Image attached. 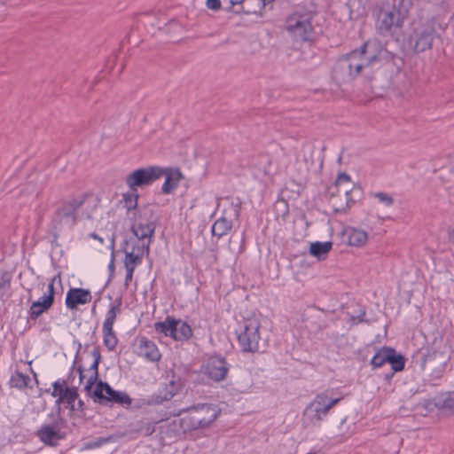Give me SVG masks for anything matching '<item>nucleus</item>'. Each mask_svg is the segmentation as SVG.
<instances>
[{
	"label": "nucleus",
	"mask_w": 454,
	"mask_h": 454,
	"mask_svg": "<svg viewBox=\"0 0 454 454\" xmlns=\"http://www.w3.org/2000/svg\"><path fill=\"white\" fill-rule=\"evenodd\" d=\"M98 207V200L91 195L82 194L61 200L52 214L50 230L55 239L66 231L71 230L81 219H91Z\"/></svg>",
	"instance_id": "1"
},
{
	"label": "nucleus",
	"mask_w": 454,
	"mask_h": 454,
	"mask_svg": "<svg viewBox=\"0 0 454 454\" xmlns=\"http://www.w3.org/2000/svg\"><path fill=\"white\" fill-rule=\"evenodd\" d=\"M387 54L378 43L367 42L338 59L333 67L334 78L341 82L351 81L364 68L385 59Z\"/></svg>",
	"instance_id": "2"
},
{
	"label": "nucleus",
	"mask_w": 454,
	"mask_h": 454,
	"mask_svg": "<svg viewBox=\"0 0 454 454\" xmlns=\"http://www.w3.org/2000/svg\"><path fill=\"white\" fill-rule=\"evenodd\" d=\"M129 219L134 241L137 244L150 241L151 244L157 225V218L153 210L148 207L140 208V212H135Z\"/></svg>",
	"instance_id": "3"
},
{
	"label": "nucleus",
	"mask_w": 454,
	"mask_h": 454,
	"mask_svg": "<svg viewBox=\"0 0 454 454\" xmlns=\"http://www.w3.org/2000/svg\"><path fill=\"white\" fill-rule=\"evenodd\" d=\"M184 411L186 412L184 421V425H186V428L196 430L209 427L216 419L221 410L217 405L213 403H199L183 409L178 415Z\"/></svg>",
	"instance_id": "4"
},
{
	"label": "nucleus",
	"mask_w": 454,
	"mask_h": 454,
	"mask_svg": "<svg viewBox=\"0 0 454 454\" xmlns=\"http://www.w3.org/2000/svg\"><path fill=\"white\" fill-rule=\"evenodd\" d=\"M261 322L258 317H252L244 319L236 330L239 345L245 353L259 352L261 345Z\"/></svg>",
	"instance_id": "5"
},
{
	"label": "nucleus",
	"mask_w": 454,
	"mask_h": 454,
	"mask_svg": "<svg viewBox=\"0 0 454 454\" xmlns=\"http://www.w3.org/2000/svg\"><path fill=\"white\" fill-rule=\"evenodd\" d=\"M341 400V396L331 397L329 390L317 394L303 411L304 421L313 426H319L330 410Z\"/></svg>",
	"instance_id": "6"
},
{
	"label": "nucleus",
	"mask_w": 454,
	"mask_h": 454,
	"mask_svg": "<svg viewBox=\"0 0 454 454\" xmlns=\"http://www.w3.org/2000/svg\"><path fill=\"white\" fill-rule=\"evenodd\" d=\"M435 28L432 20L420 18L412 23L411 32L408 37V45L417 53L432 48Z\"/></svg>",
	"instance_id": "7"
},
{
	"label": "nucleus",
	"mask_w": 454,
	"mask_h": 454,
	"mask_svg": "<svg viewBox=\"0 0 454 454\" xmlns=\"http://www.w3.org/2000/svg\"><path fill=\"white\" fill-rule=\"evenodd\" d=\"M411 7L409 0H399L397 4H393L387 9H381L378 15L377 27L381 33L390 32L393 27H403L408 17Z\"/></svg>",
	"instance_id": "8"
},
{
	"label": "nucleus",
	"mask_w": 454,
	"mask_h": 454,
	"mask_svg": "<svg viewBox=\"0 0 454 454\" xmlns=\"http://www.w3.org/2000/svg\"><path fill=\"white\" fill-rule=\"evenodd\" d=\"M314 17L312 12H301L296 11L286 21V29L296 41H309L313 34L311 20Z\"/></svg>",
	"instance_id": "9"
},
{
	"label": "nucleus",
	"mask_w": 454,
	"mask_h": 454,
	"mask_svg": "<svg viewBox=\"0 0 454 454\" xmlns=\"http://www.w3.org/2000/svg\"><path fill=\"white\" fill-rule=\"evenodd\" d=\"M164 168L159 166H147L133 170L125 178L129 190L137 191L138 187H145L163 177Z\"/></svg>",
	"instance_id": "10"
},
{
	"label": "nucleus",
	"mask_w": 454,
	"mask_h": 454,
	"mask_svg": "<svg viewBox=\"0 0 454 454\" xmlns=\"http://www.w3.org/2000/svg\"><path fill=\"white\" fill-rule=\"evenodd\" d=\"M50 418L51 421L43 424L36 435L46 445L55 446L59 440L65 437L63 428L66 426V420L60 415V407L57 413L50 414Z\"/></svg>",
	"instance_id": "11"
},
{
	"label": "nucleus",
	"mask_w": 454,
	"mask_h": 454,
	"mask_svg": "<svg viewBox=\"0 0 454 454\" xmlns=\"http://www.w3.org/2000/svg\"><path fill=\"white\" fill-rule=\"evenodd\" d=\"M94 402L100 404L108 403H118L122 406H130L132 400L128 394L122 391L114 390L111 386L104 381L97 383L90 395Z\"/></svg>",
	"instance_id": "12"
},
{
	"label": "nucleus",
	"mask_w": 454,
	"mask_h": 454,
	"mask_svg": "<svg viewBox=\"0 0 454 454\" xmlns=\"http://www.w3.org/2000/svg\"><path fill=\"white\" fill-rule=\"evenodd\" d=\"M122 249L125 254L123 262L125 269L135 270L142 262L144 254H149L150 241L137 244L134 241L133 238H130L125 241Z\"/></svg>",
	"instance_id": "13"
},
{
	"label": "nucleus",
	"mask_w": 454,
	"mask_h": 454,
	"mask_svg": "<svg viewBox=\"0 0 454 454\" xmlns=\"http://www.w3.org/2000/svg\"><path fill=\"white\" fill-rule=\"evenodd\" d=\"M121 301L116 305L112 306L106 315L103 323V341L105 346L113 351L117 346V337L114 333L113 326L117 315L121 312Z\"/></svg>",
	"instance_id": "14"
},
{
	"label": "nucleus",
	"mask_w": 454,
	"mask_h": 454,
	"mask_svg": "<svg viewBox=\"0 0 454 454\" xmlns=\"http://www.w3.org/2000/svg\"><path fill=\"white\" fill-rule=\"evenodd\" d=\"M228 371L229 364L225 358L220 356H213L208 358L202 372L208 379L220 382L226 378Z\"/></svg>",
	"instance_id": "15"
},
{
	"label": "nucleus",
	"mask_w": 454,
	"mask_h": 454,
	"mask_svg": "<svg viewBox=\"0 0 454 454\" xmlns=\"http://www.w3.org/2000/svg\"><path fill=\"white\" fill-rule=\"evenodd\" d=\"M446 365V356L442 353L434 352L433 354H428L424 360L425 369L431 370V375L434 379L442 376Z\"/></svg>",
	"instance_id": "16"
},
{
	"label": "nucleus",
	"mask_w": 454,
	"mask_h": 454,
	"mask_svg": "<svg viewBox=\"0 0 454 454\" xmlns=\"http://www.w3.org/2000/svg\"><path fill=\"white\" fill-rule=\"evenodd\" d=\"M90 291L83 288H70L66 296V306L74 309L78 305H84L91 301Z\"/></svg>",
	"instance_id": "17"
},
{
	"label": "nucleus",
	"mask_w": 454,
	"mask_h": 454,
	"mask_svg": "<svg viewBox=\"0 0 454 454\" xmlns=\"http://www.w3.org/2000/svg\"><path fill=\"white\" fill-rule=\"evenodd\" d=\"M138 355L152 362L159 361L160 358V354L155 343L145 337L139 340Z\"/></svg>",
	"instance_id": "18"
},
{
	"label": "nucleus",
	"mask_w": 454,
	"mask_h": 454,
	"mask_svg": "<svg viewBox=\"0 0 454 454\" xmlns=\"http://www.w3.org/2000/svg\"><path fill=\"white\" fill-rule=\"evenodd\" d=\"M164 172L163 177H165V182L162 184L161 191L165 194H169L178 186L183 176L177 168H164Z\"/></svg>",
	"instance_id": "19"
},
{
	"label": "nucleus",
	"mask_w": 454,
	"mask_h": 454,
	"mask_svg": "<svg viewBox=\"0 0 454 454\" xmlns=\"http://www.w3.org/2000/svg\"><path fill=\"white\" fill-rule=\"evenodd\" d=\"M343 235L347 238L348 245L353 247H362L368 239L366 231L351 226L344 229Z\"/></svg>",
	"instance_id": "20"
},
{
	"label": "nucleus",
	"mask_w": 454,
	"mask_h": 454,
	"mask_svg": "<svg viewBox=\"0 0 454 454\" xmlns=\"http://www.w3.org/2000/svg\"><path fill=\"white\" fill-rule=\"evenodd\" d=\"M53 302L51 295L49 297L43 295L39 300L31 304L28 310L29 317L32 320L37 319L41 315L51 309Z\"/></svg>",
	"instance_id": "21"
},
{
	"label": "nucleus",
	"mask_w": 454,
	"mask_h": 454,
	"mask_svg": "<svg viewBox=\"0 0 454 454\" xmlns=\"http://www.w3.org/2000/svg\"><path fill=\"white\" fill-rule=\"evenodd\" d=\"M184 416L179 419H174L172 422H170L166 430V434L174 438H180L182 437L186 432L192 431V428H186V425L184 423Z\"/></svg>",
	"instance_id": "22"
},
{
	"label": "nucleus",
	"mask_w": 454,
	"mask_h": 454,
	"mask_svg": "<svg viewBox=\"0 0 454 454\" xmlns=\"http://www.w3.org/2000/svg\"><path fill=\"white\" fill-rule=\"evenodd\" d=\"M122 197L128 217L134 215L135 212H140V208H137V200L139 198L137 191L129 190V192L124 193Z\"/></svg>",
	"instance_id": "23"
},
{
	"label": "nucleus",
	"mask_w": 454,
	"mask_h": 454,
	"mask_svg": "<svg viewBox=\"0 0 454 454\" xmlns=\"http://www.w3.org/2000/svg\"><path fill=\"white\" fill-rule=\"evenodd\" d=\"M332 247L333 244L330 241H317L310 244L309 254L318 260H325Z\"/></svg>",
	"instance_id": "24"
},
{
	"label": "nucleus",
	"mask_w": 454,
	"mask_h": 454,
	"mask_svg": "<svg viewBox=\"0 0 454 454\" xmlns=\"http://www.w3.org/2000/svg\"><path fill=\"white\" fill-rule=\"evenodd\" d=\"M176 323L173 339L178 341L187 340L192 334L191 326L181 319H176Z\"/></svg>",
	"instance_id": "25"
},
{
	"label": "nucleus",
	"mask_w": 454,
	"mask_h": 454,
	"mask_svg": "<svg viewBox=\"0 0 454 454\" xmlns=\"http://www.w3.org/2000/svg\"><path fill=\"white\" fill-rule=\"evenodd\" d=\"M175 325H176V318L167 317L164 321L156 322L154 324V329L159 333H163L165 336L173 338Z\"/></svg>",
	"instance_id": "26"
},
{
	"label": "nucleus",
	"mask_w": 454,
	"mask_h": 454,
	"mask_svg": "<svg viewBox=\"0 0 454 454\" xmlns=\"http://www.w3.org/2000/svg\"><path fill=\"white\" fill-rule=\"evenodd\" d=\"M354 192H355L354 190L344 191V194H343V196L345 198L344 203L338 202L336 200V199L334 198V196L332 197L331 203H332L333 211L335 213H345L348 210V208H349L351 207V205H353L355 203L356 200L351 197V193Z\"/></svg>",
	"instance_id": "27"
},
{
	"label": "nucleus",
	"mask_w": 454,
	"mask_h": 454,
	"mask_svg": "<svg viewBox=\"0 0 454 454\" xmlns=\"http://www.w3.org/2000/svg\"><path fill=\"white\" fill-rule=\"evenodd\" d=\"M231 229V223L225 217H221L212 226V234L218 239L228 233Z\"/></svg>",
	"instance_id": "28"
},
{
	"label": "nucleus",
	"mask_w": 454,
	"mask_h": 454,
	"mask_svg": "<svg viewBox=\"0 0 454 454\" xmlns=\"http://www.w3.org/2000/svg\"><path fill=\"white\" fill-rule=\"evenodd\" d=\"M77 398L78 392L76 387H65L63 394L57 399L56 403L59 405L61 403L66 402L72 410H74V402Z\"/></svg>",
	"instance_id": "29"
},
{
	"label": "nucleus",
	"mask_w": 454,
	"mask_h": 454,
	"mask_svg": "<svg viewBox=\"0 0 454 454\" xmlns=\"http://www.w3.org/2000/svg\"><path fill=\"white\" fill-rule=\"evenodd\" d=\"M388 360L387 364L391 365V368L394 372H401L404 368L405 358L403 355L397 354L396 351L392 348V352H388Z\"/></svg>",
	"instance_id": "30"
},
{
	"label": "nucleus",
	"mask_w": 454,
	"mask_h": 454,
	"mask_svg": "<svg viewBox=\"0 0 454 454\" xmlns=\"http://www.w3.org/2000/svg\"><path fill=\"white\" fill-rule=\"evenodd\" d=\"M29 381H30L29 376L23 374L22 372H15L12 375L9 384H10L11 387L22 389L27 386Z\"/></svg>",
	"instance_id": "31"
},
{
	"label": "nucleus",
	"mask_w": 454,
	"mask_h": 454,
	"mask_svg": "<svg viewBox=\"0 0 454 454\" xmlns=\"http://www.w3.org/2000/svg\"><path fill=\"white\" fill-rule=\"evenodd\" d=\"M388 352H392V348H382L380 349L372 358L371 364L375 367L379 368L384 365L388 360Z\"/></svg>",
	"instance_id": "32"
},
{
	"label": "nucleus",
	"mask_w": 454,
	"mask_h": 454,
	"mask_svg": "<svg viewBox=\"0 0 454 454\" xmlns=\"http://www.w3.org/2000/svg\"><path fill=\"white\" fill-rule=\"evenodd\" d=\"M371 198H374L378 200L380 204L384 206L385 207H390L395 203L394 197L387 192H371L370 193Z\"/></svg>",
	"instance_id": "33"
},
{
	"label": "nucleus",
	"mask_w": 454,
	"mask_h": 454,
	"mask_svg": "<svg viewBox=\"0 0 454 454\" xmlns=\"http://www.w3.org/2000/svg\"><path fill=\"white\" fill-rule=\"evenodd\" d=\"M433 402L434 405L438 409H451L454 407V399L449 395L437 396Z\"/></svg>",
	"instance_id": "34"
},
{
	"label": "nucleus",
	"mask_w": 454,
	"mask_h": 454,
	"mask_svg": "<svg viewBox=\"0 0 454 454\" xmlns=\"http://www.w3.org/2000/svg\"><path fill=\"white\" fill-rule=\"evenodd\" d=\"M98 364L99 363H96L93 361L92 364L90 367V371L92 372V374L88 379L86 385L84 387L85 391L88 393V395H90L92 389V386L95 384L96 380L98 377Z\"/></svg>",
	"instance_id": "35"
},
{
	"label": "nucleus",
	"mask_w": 454,
	"mask_h": 454,
	"mask_svg": "<svg viewBox=\"0 0 454 454\" xmlns=\"http://www.w3.org/2000/svg\"><path fill=\"white\" fill-rule=\"evenodd\" d=\"M171 399V394H164L161 391L159 394H153L146 399L148 405L161 404L164 401Z\"/></svg>",
	"instance_id": "36"
},
{
	"label": "nucleus",
	"mask_w": 454,
	"mask_h": 454,
	"mask_svg": "<svg viewBox=\"0 0 454 454\" xmlns=\"http://www.w3.org/2000/svg\"><path fill=\"white\" fill-rule=\"evenodd\" d=\"M113 440V436L108 437H98L95 440L90 441L85 443V449L87 450H92L96 448H99L102 445L111 442Z\"/></svg>",
	"instance_id": "37"
},
{
	"label": "nucleus",
	"mask_w": 454,
	"mask_h": 454,
	"mask_svg": "<svg viewBox=\"0 0 454 454\" xmlns=\"http://www.w3.org/2000/svg\"><path fill=\"white\" fill-rule=\"evenodd\" d=\"M53 391L51 393V395L56 397H60V395L63 394L65 387H67V381L65 380H58L52 383Z\"/></svg>",
	"instance_id": "38"
},
{
	"label": "nucleus",
	"mask_w": 454,
	"mask_h": 454,
	"mask_svg": "<svg viewBox=\"0 0 454 454\" xmlns=\"http://www.w3.org/2000/svg\"><path fill=\"white\" fill-rule=\"evenodd\" d=\"M56 282H58L59 284L61 283L60 274H58V275L54 276L50 280V282L48 284V286H47V294H44L45 297H49L51 295L52 301H54V296H55V287H54V285H55Z\"/></svg>",
	"instance_id": "39"
},
{
	"label": "nucleus",
	"mask_w": 454,
	"mask_h": 454,
	"mask_svg": "<svg viewBox=\"0 0 454 454\" xmlns=\"http://www.w3.org/2000/svg\"><path fill=\"white\" fill-rule=\"evenodd\" d=\"M145 436L151 435L155 431V426L152 423L146 422L143 424L139 428L137 429Z\"/></svg>",
	"instance_id": "40"
},
{
	"label": "nucleus",
	"mask_w": 454,
	"mask_h": 454,
	"mask_svg": "<svg viewBox=\"0 0 454 454\" xmlns=\"http://www.w3.org/2000/svg\"><path fill=\"white\" fill-rule=\"evenodd\" d=\"M231 210L233 213V217L238 219L240 215V206H241L240 200L239 198H237L236 200H233L231 202Z\"/></svg>",
	"instance_id": "41"
},
{
	"label": "nucleus",
	"mask_w": 454,
	"mask_h": 454,
	"mask_svg": "<svg viewBox=\"0 0 454 454\" xmlns=\"http://www.w3.org/2000/svg\"><path fill=\"white\" fill-rule=\"evenodd\" d=\"M178 390V387L176 385L174 381H170L168 386L164 388V394H171V398L176 394Z\"/></svg>",
	"instance_id": "42"
},
{
	"label": "nucleus",
	"mask_w": 454,
	"mask_h": 454,
	"mask_svg": "<svg viewBox=\"0 0 454 454\" xmlns=\"http://www.w3.org/2000/svg\"><path fill=\"white\" fill-rule=\"evenodd\" d=\"M206 5L210 10L218 11L221 8V1L220 0H207Z\"/></svg>",
	"instance_id": "43"
},
{
	"label": "nucleus",
	"mask_w": 454,
	"mask_h": 454,
	"mask_svg": "<svg viewBox=\"0 0 454 454\" xmlns=\"http://www.w3.org/2000/svg\"><path fill=\"white\" fill-rule=\"evenodd\" d=\"M9 286L10 279L3 277L2 280L0 281V296L4 294V293L9 288Z\"/></svg>",
	"instance_id": "44"
},
{
	"label": "nucleus",
	"mask_w": 454,
	"mask_h": 454,
	"mask_svg": "<svg viewBox=\"0 0 454 454\" xmlns=\"http://www.w3.org/2000/svg\"><path fill=\"white\" fill-rule=\"evenodd\" d=\"M350 181V176L346 173H340L336 179V184L348 183Z\"/></svg>",
	"instance_id": "45"
},
{
	"label": "nucleus",
	"mask_w": 454,
	"mask_h": 454,
	"mask_svg": "<svg viewBox=\"0 0 454 454\" xmlns=\"http://www.w3.org/2000/svg\"><path fill=\"white\" fill-rule=\"evenodd\" d=\"M364 317H365V311L362 310L358 316L351 317L350 320L352 321L353 324L357 325L359 323L365 321Z\"/></svg>",
	"instance_id": "46"
},
{
	"label": "nucleus",
	"mask_w": 454,
	"mask_h": 454,
	"mask_svg": "<svg viewBox=\"0 0 454 454\" xmlns=\"http://www.w3.org/2000/svg\"><path fill=\"white\" fill-rule=\"evenodd\" d=\"M125 270H126V276H125L124 284L126 286H128L129 285V283L132 281L133 273H134L135 270H133V269H131V270L125 269Z\"/></svg>",
	"instance_id": "47"
},
{
	"label": "nucleus",
	"mask_w": 454,
	"mask_h": 454,
	"mask_svg": "<svg viewBox=\"0 0 454 454\" xmlns=\"http://www.w3.org/2000/svg\"><path fill=\"white\" fill-rule=\"evenodd\" d=\"M91 356H93L94 358V361L96 363H100V360H101V354H100V351L98 348H94L91 352Z\"/></svg>",
	"instance_id": "48"
},
{
	"label": "nucleus",
	"mask_w": 454,
	"mask_h": 454,
	"mask_svg": "<svg viewBox=\"0 0 454 454\" xmlns=\"http://www.w3.org/2000/svg\"><path fill=\"white\" fill-rule=\"evenodd\" d=\"M83 408H84V403L82 400H79L77 403V407L74 406V410L83 411Z\"/></svg>",
	"instance_id": "49"
},
{
	"label": "nucleus",
	"mask_w": 454,
	"mask_h": 454,
	"mask_svg": "<svg viewBox=\"0 0 454 454\" xmlns=\"http://www.w3.org/2000/svg\"><path fill=\"white\" fill-rule=\"evenodd\" d=\"M108 269H109L110 271H114V256H112L111 262H110V263L108 265Z\"/></svg>",
	"instance_id": "50"
},
{
	"label": "nucleus",
	"mask_w": 454,
	"mask_h": 454,
	"mask_svg": "<svg viewBox=\"0 0 454 454\" xmlns=\"http://www.w3.org/2000/svg\"><path fill=\"white\" fill-rule=\"evenodd\" d=\"M90 237H92L94 239H98L100 243L104 242V239L94 232L90 234Z\"/></svg>",
	"instance_id": "51"
},
{
	"label": "nucleus",
	"mask_w": 454,
	"mask_h": 454,
	"mask_svg": "<svg viewBox=\"0 0 454 454\" xmlns=\"http://www.w3.org/2000/svg\"><path fill=\"white\" fill-rule=\"evenodd\" d=\"M78 372H79V383H81L82 380V378H83L82 367L78 368Z\"/></svg>",
	"instance_id": "52"
},
{
	"label": "nucleus",
	"mask_w": 454,
	"mask_h": 454,
	"mask_svg": "<svg viewBox=\"0 0 454 454\" xmlns=\"http://www.w3.org/2000/svg\"><path fill=\"white\" fill-rule=\"evenodd\" d=\"M325 327H326V325H320V326L318 327V329H322V328H325Z\"/></svg>",
	"instance_id": "53"
}]
</instances>
